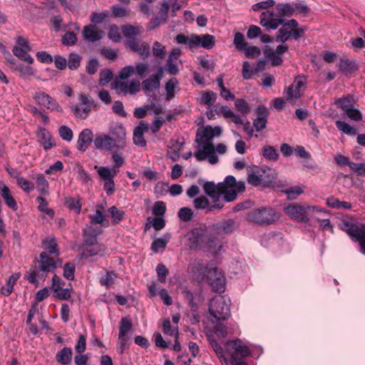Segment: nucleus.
Segmentation results:
<instances>
[{"instance_id": "obj_1", "label": "nucleus", "mask_w": 365, "mask_h": 365, "mask_svg": "<svg viewBox=\"0 0 365 365\" xmlns=\"http://www.w3.org/2000/svg\"><path fill=\"white\" fill-rule=\"evenodd\" d=\"M222 132V129L219 125L214 128L206 125L197 128L195 140L196 150L193 154L197 161L207 160L212 165L218 163L219 159L216 153L225 154L227 152V147L222 143L215 146L212 140L215 137L220 136Z\"/></svg>"}, {"instance_id": "obj_2", "label": "nucleus", "mask_w": 365, "mask_h": 365, "mask_svg": "<svg viewBox=\"0 0 365 365\" xmlns=\"http://www.w3.org/2000/svg\"><path fill=\"white\" fill-rule=\"evenodd\" d=\"M245 190L244 181H237L232 175H228L223 182L215 184L212 181H207L203 185L204 192L212 200L217 202H232L236 200L237 194Z\"/></svg>"}, {"instance_id": "obj_3", "label": "nucleus", "mask_w": 365, "mask_h": 365, "mask_svg": "<svg viewBox=\"0 0 365 365\" xmlns=\"http://www.w3.org/2000/svg\"><path fill=\"white\" fill-rule=\"evenodd\" d=\"M42 247L46 250L40 255V260H36V264L30 270L28 280L33 284L44 281L48 272L56 268V263L50 255H59L57 249V243L53 237H47L42 241Z\"/></svg>"}, {"instance_id": "obj_4", "label": "nucleus", "mask_w": 365, "mask_h": 365, "mask_svg": "<svg viewBox=\"0 0 365 365\" xmlns=\"http://www.w3.org/2000/svg\"><path fill=\"white\" fill-rule=\"evenodd\" d=\"M187 240L190 248L200 249L215 255L222 248L221 237L212 230V226H200L187 232Z\"/></svg>"}, {"instance_id": "obj_5", "label": "nucleus", "mask_w": 365, "mask_h": 365, "mask_svg": "<svg viewBox=\"0 0 365 365\" xmlns=\"http://www.w3.org/2000/svg\"><path fill=\"white\" fill-rule=\"evenodd\" d=\"M135 72L143 77L149 72V65L146 63H139L135 67L130 65L123 68L115 80V89L124 95H135L140 91V81L137 79L128 81L129 77Z\"/></svg>"}, {"instance_id": "obj_6", "label": "nucleus", "mask_w": 365, "mask_h": 365, "mask_svg": "<svg viewBox=\"0 0 365 365\" xmlns=\"http://www.w3.org/2000/svg\"><path fill=\"white\" fill-rule=\"evenodd\" d=\"M198 268L202 272L203 277L216 292H223L225 289V277L223 272L220 270L214 263H207L206 265L198 264Z\"/></svg>"}, {"instance_id": "obj_7", "label": "nucleus", "mask_w": 365, "mask_h": 365, "mask_svg": "<svg viewBox=\"0 0 365 365\" xmlns=\"http://www.w3.org/2000/svg\"><path fill=\"white\" fill-rule=\"evenodd\" d=\"M339 227L359 242L361 252L365 255V225L358 226L352 220L344 218L339 222Z\"/></svg>"}, {"instance_id": "obj_8", "label": "nucleus", "mask_w": 365, "mask_h": 365, "mask_svg": "<svg viewBox=\"0 0 365 365\" xmlns=\"http://www.w3.org/2000/svg\"><path fill=\"white\" fill-rule=\"evenodd\" d=\"M305 27L299 26L298 22L292 19L285 22L276 35L277 42L285 43L291 36L294 40H298L304 33Z\"/></svg>"}, {"instance_id": "obj_9", "label": "nucleus", "mask_w": 365, "mask_h": 365, "mask_svg": "<svg viewBox=\"0 0 365 365\" xmlns=\"http://www.w3.org/2000/svg\"><path fill=\"white\" fill-rule=\"evenodd\" d=\"M279 219L277 212L272 207H260L248 213L247 220L260 225L272 224Z\"/></svg>"}, {"instance_id": "obj_10", "label": "nucleus", "mask_w": 365, "mask_h": 365, "mask_svg": "<svg viewBox=\"0 0 365 365\" xmlns=\"http://www.w3.org/2000/svg\"><path fill=\"white\" fill-rule=\"evenodd\" d=\"M209 313L215 319V322L229 317L230 307L225 296H216L210 300Z\"/></svg>"}, {"instance_id": "obj_11", "label": "nucleus", "mask_w": 365, "mask_h": 365, "mask_svg": "<svg viewBox=\"0 0 365 365\" xmlns=\"http://www.w3.org/2000/svg\"><path fill=\"white\" fill-rule=\"evenodd\" d=\"M95 169L96 170L100 179L104 182L103 189L106 194L108 196L112 195L115 190L113 178L116 176L119 170L116 168H110L108 166L98 167L97 165L95 166Z\"/></svg>"}, {"instance_id": "obj_12", "label": "nucleus", "mask_w": 365, "mask_h": 365, "mask_svg": "<svg viewBox=\"0 0 365 365\" xmlns=\"http://www.w3.org/2000/svg\"><path fill=\"white\" fill-rule=\"evenodd\" d=\"M307 209L320 211L317 207H307ZM284 210L285 214L291 219L296 220L300 222H308L306 208L299 204L294 203L289 205L284 208Z\"/></svg>"}, {"instance_id": "obj_13", "label": "nucleus", "mask_w": 365, "mask_h": 365, "mask_svg": "<svg viewBox=\"0 0 365 365\" xmlns=\"http://www.w3.org/2000/svg\"><path fill=\"white\" fill-rule=\"evenodd\" d=\"M192 202L195 209L204 210L205 213L219 211L224 207L223 202H217V200H212V203H210L209 199L204 195L195 197Z\"/></svg>"}, {"instance_id": "obj_14", "label": "nucleus", "mask_w": 365, "mask_h": 365, "mask_svg": "<svg viewBox=\"0 0 365 365\" xmlns=\"http://www.w3.org/2000/svg\"><path fill=\"white\" fill-rule=\"evenodd\" d=\"M215 38L212 35L203 34L197 36L192 34L190 36L189 47L190 48H195L201 46L206 49H211L215 46Z\"/></svg>"}, {"instance_id": "obj_15", "label": "nucleus", "mask_w": 365, "mask_h": 365, "mask_svg": "<svg viewBox=\"0 0 365 365\" xmlns=\"http://www.w3.org/2000/svg\"><path fill=\"white\" fill-rule=\"evenodd\" d=\"M284 19L279 16L278 14L275 15L273 11H263L260 16V24L263 27L270 29H276L279 26L284 24Z\"/></svg>"}, {"instance_id": "obj_16", "label": "nucleus", "mask_w": 365, "mask_h": 365, "mask_svg": "<svg viewBox=\"0 0 365 365\" xmlns=\"http://www.w3.org/2000/svg\"><path fill=\"white\" fill-rule=\"evenodd\" d=\"M211 226L212 227V230L216 232L217 235H220L221 238H222L225 235L232 233L238 227L237 222L234 220H224L212 225Z\"/></svg>"}, {"instance_id": "obj_17", "label": "nucleus", "mask_w": 365, "mask_h": 365, "mask_svg": "<svg viewBox=\"0 0 365 365\" xmlns=\"http://www.w3.org/2000/svg\"><path fill=\"white\" fill-rule=\"evenodd\" d=\"M121 31L124 36L126 38V44L128 46H130V42L138 41V37L143 31V29L141 26H134L132 25H124L121 28Z\"/></svg>"}, {"instance_id": "obj_18", "label": "nucleus", "mask_w": 365, "mask_h": 365, "mask_svg": "<svg viewBox=\"0 0 365 365\" xmlns=\"http://www.w3.org/2000/svg\"><path fill=\"white\" fill-rule=\"evenodd\" d=\"M104 32L96 25L90 24L84 26L82 32L84 40L90 43H94L103 38Z\"/></svg>"}, {"instance_id": "obj_19", "label": "nucleus", "mask_w": 365, "mask_h": 365, "mask_svg": "<svg viewBox=\"0 0 365 365\" xmlns=\"http://www.w3.org/2000/svg\"><path fill=\"white\" fill-rule=\"evenodd\" d=\"M111 138L114 140V144L118 148L125 146V130L121 124L116 123L110 128Z\"/></svg>"}, {"instance_id": "obj_20", "label": "nucleus", "mask_w": 365, "mask_h": 365, "mask_svg": "<svg viewBox=\"0 0 365 365\" xmlns=\"http://www.w3.org/2000/svg\"><path fill=\"white\" fill-rule=\"evenodd\" d=\"M93 143L94 147L96 149L111 150L114 147H115L114 140L110 136L105 133L96 134Z\"/></svg>"}, {"instance_id": "obj_21", "label": "nucleus", "mask_w": 365, "mask_h": 365, "mask_svg": "<svg viewBox=\"0 0 365 365\" xmlns=\"http://www.w3.org/2000/svg\"><path fill=\"white\" fill-rule=\"evenodd\" d=\"M306 83L303 77L299 76L295 78L294 83L290 85L287 90V100L297 99L302 96L301 88Z\"/></svg>"}, {"instance_id": "obj_22", "label": "nucleus", "mask_w": 365, "mask_h": 365, "mask_svg": "<svg viewBox=\"0 0 365 365\" xmlns=\"http://www.w3.org/2000/svg\"><path fill=\"white\" fill-rule=\"evenodd\" d=\"M93 133L91 129H83L78 135L77 141V149L85 152L88 147V144L93 141Z\"/></svg>"}, {"instance_id": "obj_23", "label": "nucleus", "mask_w": 365, "mask_h": 365, "mask_svg": "<svg viewBox=\"0 0 365 365\" xmlns=\"http://www.w3.org/2000/svg\"><path fill=\"white\" fill-rule=\"evenodd\" d=\"M37 136L40 144L44 150H47L55 146V140L50 132L46 128H41L38 130Z\"/></svg>"}, {"instance_id": "obj_24", "label": "nucleus", "mask_w": 365, "mask_h": 365, "mask_svg": "<svg viewBox=\"0 0 365 365\" xmlns=\"http://www.w3.org/2000/svg\"><path fill=\"white\" fill-rule=\"evenodd\" d=\"M257 118L253 121V126L256 131H261L266 127L267 117L268 115L267 109L264 106H259L256 110Z\"/></svg>"}, {"instance_id": "obj_25", "label": "nucleus", "mask_w": 365, "mask_h": 365, "mask_svg": "<svg viewBox=\"0 0 365 365\" xmlns=\"http://www.w3.org/2000/svg\"><path fill=\"white\" fill-rule=\"evenodd\" d=\"M0 191L2 198L4 199L6 205L12 209L16 210L18 209L17 203L13 197L11 190L7 185L0 181Z\"/></svg>"}, {"instance_id": "obj_26", "label": "nucleus", "mask_w": 365, "mask_h": 365, "mask_svg": "<svg viewBox=\"0 0 365 365\" xmlns=\"http://www.w3.org/2000/svg\"><path fill=\"white\" fill-rule=\"evenodd\" d=\"M339 67L341 73L347 76L353 75L359 70L358 64L355 61L349 59H341Z\"/></svg>"}, {"instance_id": "obj_27", "label": "nucleus", "mask_w": 365, "mask_h": 365, "mask_svg": "<svg viewBox=\"0 0 365 365\" xmlns=\"http://www.w3.org/2000/svg\"><path fill=\"white\" fill-rule=\"evenodd\" d=\"M134 52H137L138 54L143 59L148 58L150 55V46L144 42L140 43V41L130 42V46H128Z\"/></svg>"}, {"instance_id": "obj_28", "label": "nucleus", "mask_w": 365, "mask_h": 365, "mask_svg": "<svg viewBox=\"0 0 365 365\" xmlns=\"http://www.w3.org/2000/svg\"><path fill=\"white\" fill-rule=\"evenodd\" d=\"M81 248L82 258L98 255L105 250L104 245L100 244L93 245H82Z\"/></svg>"}, {"instance_id": "obj_29", "label": "nucleus", "mask_w": 365, "mask_h": 365, "mask_svg": "<svg viewBox=\"0 0 365 365\" xmlns=\"http://www.w3.org/2000/svg\"><path fill=\"white\" fill-rule=\"evenodd\" d=\"M227 344L231 346L232 348L236 351L235 354L237 356L238 355H240L242 357L245 358L251 354V351L249 348L240 339L230 341L227 342Z\"/></svg>"}, {"instance_id": "obj_30", "label": "nucleus", "mask_w": 365, "mask_h": 365, "mask_svg": "<svg viewBox=\"0 0 365 365\" xmlns=\"http://www.w3.org/2000/svg\"><path fill=\"white\" fill-rule=\"evenodd\" d=\"M261 171L262 176L263 178L264 186H269L276 182L277 173L274 169L269 168H267L266 169L262 168Z\"/></svg>"}, {"instance_id": "obj_31", "label": "nucleus", "mask_w": 365, "mask_h": 365, "mask_svg": "<svg viewBox=\"0 0 365 365\" xmlns=\"http://www.w3.org/2000/svg\"><path fill=\"white\" fill-rule=\"evenodd\" d=\"M277 14L279 16H282V19L284 17H290L294 14V7L293 4H279L276 6Z\"/></svg>"}, {"instance_id": "obj_32", "label": "nucleus", "mask_w": 365, "mask_h": 365, "mask_svg": "<svg viewBox=\"0 0 365 365\" xmlns=\"http://www.w3.org/2000/svg\"><path fill=\"white\" fill-rule=\"evenodd\" d=\"M72 354L71 348L64 347L56 354V361L63 365H66L71 361Z\"/></svg>"}, {"instance_id": "obj_33", "label": "nucleus", "mask_w": 365, "mask_h": 365, "mask_svg": "<svg viewBox=\"0 0 365 365\" xmlns=\"http://www.w3.org/2000/svg\"><path fill=\"white\" fill-rule=\"evenodd\" d=\"M219 112H221L225 118H231L232 121L236 125L243 124L244 120L241 118V117L239 115L235 114L227 106H220Z\"/></svg>"}, {"instance_id": "obj_34", "label": "nucleus", "mask_w": 365, "mask_h": 365, "mask_svg": "<svg viewBox=\"0 0 365 365\" xmlns=\"http://www.w3.org/2000/svg\"><path fill=\"white\" fill-rule=\"evenodd\" d=\"M170 238V234H166L163 237L154 240L151 245L152 250L157 253L161 250H164L169 242Z\"/></svg>"}, {"instance_id": "obj_35", "label": "nucleus", "mask_w": 365, "mask_h": 365, "mask_svg": "<svg viewBox=\"0 0 365 365\" xmlns=\"http://www.w3.org/2000/svg\"><path fill=\"white\" fill-rule=\"evenodd\" d=\"M147 127H142L141 125L137 126L133 131V143L140 147H143L146 145V141L144 139L143 132Z\"/></svg>"}, {"instance_id": "obj_36", "label": "nucleus", "mask_w": 365, "mask_h": 365, "mask_svg": "<svg viewBox=\"0 0 365 365\" xmlns=\"http://www.w3.org/2000/svg\"><path fill=\"white\" fill-rule=\"evenodd\" d=\"M20 277L19 273L12 274L8 279L5 286L1 287V293L5 296H9L14 289V285Z\"/></svg>"}, {"instance_id": "obj_37", "label": "nucleus", "mask_w": 365, "mask_h": 365, "mask_svg": "<svg viewBox=\"0 0 365 365\" xmlns=\"http://www.w3.org/2000/svg\"><path fill=\"white\" fill-rule=\"evenodd\" d=\"M178 81L176 78H170L166 83L165 89L166 91V100L170 101L175 96V91L178 86Z\"/></svg>"}, {"instance_id": "obj_38", "label": "nucleus", "mask_w": 365, "mask_h": 365, "mask_svg": "<svg viewBox=\"0 0 365 365\" xmlns=\"http://www.w3.org/2000/svg\"><path fill=\"white\" fill-rule=\"evenodd\" d=\"M142 86L145 93H150L158 89L160 87V83L151 76L143 81Z\"/></svg>"}, {"instance_id": "obj_39", "label": "nucleus", "mask_w": 365, "mask_h": 365, "mask_svg": "<svg viewBox=\"0 0 365 365\" xmlns=\"http://www.w3.org/2000/svg\"><path fill=\"white\" fill-rule=\"evenodd\" d=\"M75 170L77 173V178L83 184L88 185L92 181L90 174L83 168V167L78 164Z\"/></svg>"}, {"instance_id": "obj_40", "label": "nucleus", "mask_w": 365, "mask_h": 365, "mask_svg": "<svg viewBox=\"0 0 365 365\" xmlns=\"http://www.w3.org/2000/svg\"><path fill=\"white\" fill-rule=\"evenodd\" d=\"M336 103L339 108L346 112L354 106V97L351 95H347L345 97L339 98Z\"/></svg>"}, {"instance_id": "obj_41", "label": "nucleus", "mask_w": 365, "mask_h": 365, "mask_svg": "<svg viewBox=\"0 0 365 365\" xmlns=\"http://www.w3.org/2000/svg\"><path fill=\"white\" fill-rule=\"evenodd\" d=\"M65 204L68 208L74 210L76 214H79L81 211V202L79 197L76 198L66 197Z\"/></svg>"}, {"instance_id": "obj_42", "label": "nucleus", "mask_w": 365, "mask_h": 365, "mask_svg": "<svg viewBox=\"0 0 365 365\" xmlns=\"http://www.w3.org/2000/svg\"><path fill=\"white\" fill-rule=\"evenodd\" d=\"M262 155L268 160L276 161L279 158L277 150L271 145H265L263 147Z\"/></svg>"}, {"instance_id": "obj_43", "label": "nucleus", "mask_w": 365, "mask_h": 365, "mask_svg": "<svg viewBox=\"0 0 365 365\" xmlns=\"http://www.w3.org/2000/svg\"><path fill=\"white\" fill-rule=\"evenodd\" d=\"M29 51H30V49H24L23 48L20 47H15L13 49V53L20 59L29 63H32L34 62V58L28 53Z\"/></svg>"}, {"instance_id": "obj_44", "label": "nucleus", "mask_w": 365, "mask_h": 365, "mask_svg": "<svg viewBox=\"0 0 365 365\" xmlns=\"http://www.w3.org/2000/svg\"><path fill=\"white\" fill-rule=\"evenodd\" d=\"M132 327L131 322L127 318H122L119 328V339L121 341H125V334L130 330Z\"/></svg>"}, {"instance_id": "obj_45", "label": "nucleus", "mask_w": 365, "mask_h": 365, "mask_svg": "<svg viewBox=\"0 0 365 365\" xmlns=\"http://www.w3.org/2000/svg\"><path fill=\"white\" fill-rule=\"evenodd\" d=\"M108 211L110 215L113 224L119 223L125 216V212L119 210L115 206L110 207Z\"/></svg>"}, {"instance_id": "obj_46", "label": "nucleus", "mask_w": 365, "mask_h": 365, "mask_svg": "<svg viewBox=\"0 0 365 365\" xmlns=\"http://www.w3.org/2000/svg\"><path fill=\"white\" fill-rule=\"evenodd\" d=\"M247 180L249 184L254 186H257L261 184L263 185V178L262 174L254 170H251L248 173Z\"/></svg>"}, {"instance_id": "obj_47", "label": "nucleus", "mask_w": 365, "mask_h": 365, "mask_svg": "<svg viewBox=\"0 0 365 365\" xmlns=\"http://www.w3.org/2000/svg\"><path fill=\"white\" fill-rule=\"evenodd\" d=\"M335 124H336V128L340 131H341L347 135H354L356 133V130L354 127H351L350 125H349L348 123H346L344 121L338 120L335 122Z\"/></svg>"}, {"instance_id": "obj_48", "label": "nucleus", "mask_w": 365, "mask_h": 365, "mask_svg": "<svg viewBox=\"0 0 365 365\" xmlns=\"http://www.w3.org/2000/svg\"><path fill=\"white\" fill-rule=\"evenodd\" d=\"M217 97V94L213 91L204 92L201 96V103L210 107L215 103Z\"/></svg>"}, {"instance_id": "obj_49", "label": "nucleus", "mask_w": 365, "mask_h": 365, "mask_svg": "<svg viewBox=\"0 0 365 365\" xmlns=\"http://www.w3.org/2000/svg\"><path fill=\"white\" fill-rule=\"evenodd\" d=\"M233 43L239 51H243L247 46L245 36L240 32H235Z\"/></svg>"}, {"instance_id": "obj_50", "label": "nucleus", "mask_w": 365, "mask_h": 365, "mask_svg": "<svg viewBox=\"0 0 365 365\" xmlns=\"http://www.w3.org/2000/svg\"><path fill=\"white\" fill-rule=\"evenodd\" d=\"M235 107L242 116L246 117L250 112V108L248 106L247 103L242 98H238L235 101Z\"/></svg>"}, {"instance_id": "obj_51", "label": "nucleus", "mask_w": 365, "mask_h": 365, "mask_svg": "<svg viewBox=\"0 0 365 365\" xmlns=\"http://www.w3.org/2000/svg\"><path fill=\"white\" fill-rule=\"evenodd\" d=\"M88 218L91 220V223L93 225L100 224L103 225L106 221V217L101 209H96L95 214L88 215Z\"/></svg>"}, {"instance_id": "obj_52", "label": "nucleus", "mask_w": 365, "mask_h": 365, "mask_svg": "<svg viewBox=\"0 0 365 365\" xmlns=\"http://www.w3.org/2000/svg\"><path fill=\"white\" fill-rule=\"evenodd\" d=\"M36 187L41 194H46L48 187V182L43 175H37L36 178Z\"/></svg>"}, {"instance_id": "obj_53", "label": "nucleus", "mask_w": 365, "mask_h": 365, "mask_svg": "<svg viewBox=\"0 0 365 365\" xmlns=\"http://www.w3.org/2000/svg\"><path fill=\"white\" fill-rule=\"evenodd\" d=\"M193 211L187 207H182L178 212V216L183 222H190L193 217Z\"/></svg>"}, {"instance_id": "obj_54", "label": "nucleus", "mask_w": 365, "mask_h": 365, "mask_svg": "<svg viewBox=\"0 0 365 365\" xmlns=\"http://www.w3.org/2000/svg\"><path fill=\"white\" fill-rule=\"evenodd\" d=\"M152 51L155 57L160 59H163L165 56V47L158 41L153 43Z\"/></svg>"}, {"instance_id": "obj_55", "label": "nucleus", "mask_w": 365, "mask_h": 365, "mask_svg": "<svg viewBox=\"0 0 365 365\" xmlns=\"http://www.w3.org/2000/svg\"><path fill=\"white\" fill-rule=\"evenodd\" d=\"M255 68H252L249 62L245 61L242 64V75L244 79L248 80L252 78L253 75L256 74Z\"/></svg>"}, {"instance_id": "obj_56", "label": "nucleus", "mask_w": 365, "mask_h": 365, "mask_svg": "<svg viewBox=\"0 0 365 365\" xmlns=\"http://www.w3.org/2000/svg\"><path fill=\"white\" fill-rule=\"evenodd\" d=\"M58 133L61 136V138L68 142H70L72 140L73 137V133L72 130L66 126V125H62L58 129Z\"/></svg>"}, {"instance_id": "obj_57", "label": "nucleus", "mask_w": 365, "mask_h": 365, "mask_svg": "<svg viewBox=\"0 0 365 365\" xmlns=\"http://www.w3.org/2000/svg\"><path fill=\"white\" fill-rule=\"evenodd\" d=\"M75 269L76 266L73 263H66L63 266V277L68 280H73L74 279Z\"/></svg>"}, {"instance_id": "obj_58", "label": "nucleus", "mask_w": 365, "mask_h": 365, "mask_svg": "<svg viewBox=\"0 0 365 365\" xmlns=\"http://www.w3.org/2000/svg\"><path fill=\"white\" fill-rule=\"evenodd\" d=\"M81 57L75 53H71L68 57V66L71 70L77 69L80 66Z\"/></svg>"}, {"instance_id": "obj_59", "label": "nucleus", "mask_w": 365, "mask_h": 365, "mask_svg": "<svg viewBox=\"0 0 365 365\" xmlns=\"http://www.w3.org/2000/svg\"><path fill=\"white\" fill-rule=\"evenodd\" d=\"M37 201L39 202L38 209L41 211L53 217L54 216V211L52 209L47 207V202L45 198L43 197H38L36 198Z\"/></svg>"}, {"instance_id": "obj_60", "label": "nucleus", "mask_w": 365, "mask_h": 365, "mask_svg": "<svg viewBox=\"0 0 365 365\" xmlns=\"http://www.w3.org/2000/svg\"><path fill=\"white\" fill-rule=\"evenodd\" d=\"M34 98L38 104L46 107L51 97L43 92L38 91L35 93Z\"/></svg>"}, {"instance_id": "obj_61", "label": "nucleus", "mask_w": 365, "mask_h": 365, "mask_svg": "<svg viewBox=\"0 0 365 365\" xmlns=\"http://www.w3.org/2000/svg\"><path fill=\"white\" fill-rule=\"evenodd\" d=\"M16 182L26 192H30L34 189V185L32 182L21 176L18 178Z\"/></svg>"}, {"instance_id": "obj_62", "label": "nucleus", "mask_w": 365, "mask_h": 365, "mask_svg": "<svg viewBox=\"0 0 365 365\" xmlns=\"http://www.w3.org/2000/svg\"><path fill=\"white\" fill-rule=\"evenodd\" d=\"M243 51H245V56L249 58H256L261 54L260 48L255 46H247Z\"/></svg>"}, {"instance_id": "obj_63", "label": "nucleus", "mask_w": 365, "mask_h": 365, "mask_svg": "<svg viewBox=\"0 0 365 365\" xmlns=\"http://www.w3.org/2000/svg\"><path fill=\"white\" fill-rule=\"evenodd\" d=\"M77 41L76 35L73 32L66 33L61 38V42L65 46L74 45Z\"/></svg>"}, {"instance_id": "obj_64", "label": "nucleus", "mask_w": 365, "mask_h": 365, "mask_svg": "<svg viewBox=\"0 0 365 365\" xmlns=\"http://www.w3.org/2000/svg\"><path fill=\"white\" fill-rule=\"evenodd\" d=\"M73 111L77 118L86 119L88 117L91 109L89 107L81 108L78 106H76L73 108Z\"/></svg>"}]
</instances>
